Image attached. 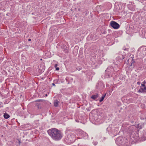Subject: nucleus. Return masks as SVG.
<instances>
[{
    "label": "nucleus",
    "instance_id": "obj_22",
    "mask_svg": "<svg viewBox=\"0 0 146 146\" xmlns=\"http://www.w3.org/2000/svg\"><path fill=\"white\" fill-rule=\"evenodd\" d=\"M46 96H47V95L46 94Z\"/></svg>",
    "mask_w": 146,
    "mask_h": 146
},
{
    "label": "nucleus",
    "instance_id": "obj_12",
    "mask_svg": "<svg viewBox=\"0 0 146 146\" xmlns=\"http://www.w3.org/2000/svg\"><path fill=\"white\" fill-rule=\"evenodd\" d=\"M59 70V68L58 67L56 68V70Z\"/></svg>",
    "mask_w": 146,
    "mask_h": 146
},
{
    "label": "nucleus",
    "instance_id": "obj_20",
    "mask_svg": "<svg viewBox=\"0 0 146 146\" xmlns=\"http://www.w3.org/2000/svg\"><path fill=\"white\" fill-rule=\"evenodd\" d=\"M132 137H133V138H135V137L134 136H132Z\"/></svg>",
    "mask_w": 146,
    "mask_h": 146
},
{
    "label": "nucleus",
    "instance_id": "obj_17",
    "mask_svg": "<svg viewBox=\"0 0 146 146\" xmlns=\"http://www.w3.org/2000/svg\"><path fill=\"white\" fill-rule=\"evenodd\" d=\"M134 133H133V132H132V133H131V135H133V134H134Z\"/></svg>",
    "mask_w": 146,
    "mask_h": 146
},
{
    "label": "nucleus",
    "instance_id": "obj_23",
    "mask_svg": "<svg viewBox=\"0 0 146 146\" xmlns=\"http://www.w3.org/2000/svg\"><path fill=\"white\" fill-rule=\"evenodd\" d=\"M40 60H42V59H40Z\"/></svg>",
    "mask_w": 146,
    "mask_h": 146
},
{
    "label": "nucleus",
    "instance_id": "obj_14",
    "mask_svg": "<svg viewBox=\"0 0 146 146\" xmlns=\"http://www.w3.org/2000/svg\"><path fill=\"white\" fill-rule=\"evenodd\" d=\"M58 66L57 64H56L54 65V67L55 68L57 67V66Z\"/></svg>",
    "mask_w": 146,
    "mask_h": 146
},
{
    "label": "nucleus",
    "instance_id": "obj_21",
    "mask_svg": "<svg viewBox=\"0 0 146 146\" xmlns=\"http://www.w3.org/2000/svg\"><path fill=\"white\" fill-rule=\"evenodd\" d=\"M52 85H55V84H54V83H52Z\"/></svg>",
    "mask_w": 146,
    "mask_h": 146
},
{
    "label": "nucleus",
    "instance_id": "obj_7",
    "mask_svg": "<svg viewBox=\"0 0 146 146\" xmlns=\"http://www.w3.org/2000/svg\"><path fill=\"white\" fill-rule=\"evenodd\" d=\"M58 102L56 100L54 101V105L55 107H57L58 106Z\"/></svg>",
    "mask_w": 146,
    "mask_h": 146
},
{
    "label": "nucleus",
    "instance_id": "obj_8",
    "mask_svg": "<svg viewBox=\"0 0 146 146\" xmlns=\"http://www.w3.org/2000/svg\"><path fill=\"white\" fill-rule=\"evenodd\" d=\"M106 94H105L104 96H103L101 98L100 100H99V101L100 102H101L103 101V100L104 99L105 96H106Z\"/></svg>",
    "mask_w": 146,
    "mask_h": 146
},
{
    "label": "nucleus",
    "instance_id": "obj_18",
    "mask_svg": "<svg viewBox=\"0 0 146 146\" xmlns=\"http://www.w3.org/2000/svg\"><path fill=\"white\" fill-rule=\"evenodd\" d=\"M143 106V107H144V104H142L141 105V106Z\"/></svg>",
    "mask_w": 146,
    "mask_h": 146
},
{
    "label": "nucleus",
    "instance_id": "obj_2",
    "mask_svg": "<svg viewBox=\"0 0 146 146\" xmlns=\"http://www.w3.org/2000/svg\"><path fill=\"white\" fill-rule=\"evenodd\" d=\"M110 25L113 28L117 29L119 27V25L116 22L114 21H111L110 23Z\"/></svg>",
    "mask_w": 146,
    "mask_h": 146
},
{
    "label": "nucleus",
    "instance_id": "obj_19",
    "mask_svg": "<svg viewBox=\"0 0 146 146\" xmlns=\"http://www.w3.org/2000/svg\"><path fill=\"white\" fill-rule=\"evenodd\" d=\"M135 127V126H132L131 127V128H133V127Z\"/></svg>",
    "mask_w": 146,
    "mask_h": 146
},
{
    "label": "nucleus",
    "instance_id": "obj_15",
    "mask_svg": "<svg viewBox=\"0 0 146 146\" xmlns=\"http://www.w3.org/2000/svg\"><path fill=\"white\" fill-rule=\"evenodd\" d=\"M119 138H117V139H116V141H118V140H119Z\"/></svg>",
    "mask_w": 146,
    "mask_h": 146
},
{
    "label": "nucleus",
    "instance_id": "obj_11",
    "mask_svg": "<svg viewBox=\"0 0 146 146\" xmlns=\"http://www.w3.org/2000/svg\"><path fill=\"white\" fill-rule=\"evenodd\" d=\"M146 82L144 80L143 82H142V84H146Z\"/></svg>",
    "mask_w": 146,
    "mask_h": 146
},
{
    "label": "nucleus",
    "instance_id": "obj_10",
    "mask_svg": "<svg viewBox=\"0 0 146 146\" xmlns=\"http://www.w3.org/2000/svg\"><path fill=\"white\" fill-rule=\"evenodd\" d=\"M141 86L142 87H145L144 84H142V83H141Z\"/></svg>",
    "mask_w": 146,
    "mask_h": 146
},
{
    "label": "nucleus",
    "instance_id": "obj_13",
    "mask_svg": "<svg viewBox=\"0 0 146 146\" xmlns=\"http://www.w3.org/2000/svg\"><path fill=\"white\" fill-rule=\"evenodd\" d=\"M137 84L138 85H139L141 84V82H138L137 83Z\"/></svg>",
    "mask_w": 146,
    "mask_h": 146
},
{
    "label": "nucleus",
    "instance_id": "obj_5",
    "mask_svg": "<svg viewBox=\"0 0 146 146\" xmlns=\"http://www.w3.org/2000/svg\"><path fill=\"white\" fill-rule=\"evenodd\" d=\"M4 117L5 119H8L10 117L9 115L7 113H5L4 114Z\"/></svg>",
    "mask_w": 146,
    "mask_h": 146
},
{
    "label": "nucleus",
    "instance_id": "obj_6",
    "mask_svg": "<svg viewBox=\"0 0 146 146\" xmlns=\"http://www.w3.org/2000/svg\"><path fill=\"white\" fill-rule=\"evenodd\" d=\"M98 97V94H96V95H94L92 96L91 98L94 100L96 99Z\"/></svg>",
    "mask_w": 146,
    "mask_h": 146
},
{
    "label": "nucleus",
    "instance_id": "obj_4",
    "mask_svg": "<svg viewBox=\"0 0 146 146\" xmlns=\"http://www.w3.org/2000/svg\"><path fill=\"white\" fill-rule=\"evenodd\" d=\"M146 87H142L141 86L140 87V88L139 90L138 91V92H141V93H143L144 92H146Z\"/></svg>",
    "mask_w": 146,
    "mask_h": 146
},
{
    "label": "nucleus",
    "instance_id": "obj_16",
    "mask_svg": "<svg viewBox=\"0 0 146 146\" xmlns=\"http://www.w3.org/2000/svg\"><path fill=\"white\" fill-rule=\"evenodd\" d=\"M28 40L29 41H30L31 40V39L29 38L28 39Z\"/></svg>",
    "mask_w": 146,
    "mask_h": 146
},
{
    "label": "nucleus",
    "instance_id": "obj_9",
    "mask_svg": "<svg viewBox=\"0 0 146 146\" xmlns=\"http://www.w3.org/2000/svg\"><path fill=\"white\" fill-rule=\"evenodd\" d=\"M128 141L129 142H132L133 141V140H132L131 138V137H130V138L129 137V138L127 139Z\"/></svg>",
    "mask_w": 146,
    "mask_h": 146
},
{
    "label": "nucleus",
    "instance_id": "obj_1",
    "mask_svg": "<svg viewBox=\"0 0 146 146\" xmlns=\"http://www.w3.org/2000/svg\"><path fill=\"white\" fill-rule=\"evenodd\" d=\"M48 132L51 137L55 140H58L62 137L60 131L56 129H49L48 131Z\"/></svg>",
    "mask_w": 146,
    "mask_h": 146
},
{
    "label": "nucleus",
    "instance_id": "obj_3",
    "mask_svg": "<svg viewBox=\"0 0 146 146\" xmlns=\"http://www.w3.org/2000/svg\"><path fill=\"white\" fill-rule=\"evenodd\" d=\"M141 57H144L146 55V48L143 47L140 49Z\"/></svg>",
    "mask_w": 146,
    "mask_h": 146
}]
</instances>
